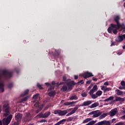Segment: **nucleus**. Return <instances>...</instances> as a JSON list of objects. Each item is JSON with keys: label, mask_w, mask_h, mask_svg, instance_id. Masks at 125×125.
Wrapping results in <instances>:
<instances>
[{"label": "nucleus", "mask_w": 125, "mask_h": 125, "mask_svg": "<svg viewBox=\"0 0 125 125\" xmlns=\"http://www.w3.org/2000/svg\"><path fill=\"white\" fill-rule=\"evenodd\" d=\"M22 119V114L20 113H17L15 115V119L17 122H20Z\"/></svg>", "instance_id": "nucleus-13"}, {"label": "nucleus", "mask_w": 125, "mask_h": 125, "mask_svg": "<svg viewBox=\"0 0 125 125\" xmlns=\"http://www.w3.org/2000/svg\"><path fill=\"white\" fill-rule=\"evenodd\" d=\"M120 125H125L124 124V123L121 122V123L120 124Z\"/></svg>", "instance_id": "nucleus-58"}, {"label": "nucleus", "mask_w": 125, "mask_h": 125, "mask_svg": "<svg viewBox=\"0 0 125 125\" xmlns=\"http://www.w3.org/2000/svg\"><path fill=\"white\" fill-rule=\"evenodd\" d=\"M92 113H93V118H97V117H99V116H101V113L99 111H93Z\"/></svg>", "instance_id": "nucleus-17"}, {"label": "nucleus", "mask_w": 125, "mask_h": 125, "mask_svg": "<svg viewBox=\"0 0 125 125\" xmlns=\"http://www.w3.org/2000/svg\"><path fill=\"white\" fill-rule=\"evenodd\" d=\"M50 115V112L49 111L46 112L43 114V118H47Z\"/></svg>", "instance_id": "nucleus-25"}, {"label": "nucleus", "mask_w": 125, "mask_h": 125, "mask_svg": "<svg viewBox=\"0 0 125 125\" xmlns=\"http://www.w3.org/2000/svg\"><path fill=\"white\" fill-rule=\"evenodd\" d=\"M92 103V102L91 101H86L85 102H84L83 104L81 105L82 107L85 106H88V105H90Z\"/></svg>", "instance_id": "nucleus-15"}, {"label": "nucleus", "mask_w": 125, "mask_h": 125, "mask_svg": "<svg viewBox=\"0 0 125 125\" xmlns=\"http://www.w3.org/2000/svg\"><path fill=\"white\" fill-rule=\"evenodd\" d=\"M107 116V114L106 113H104L103 114L101 115L100 116V119H104L106 116Z\"/></svg>", "instance_id": "nucleus-30"}, {"label": "nucleus", "mask_w": 125, "mask_h": 125, "mask_svg": "<svg viewBox=\"0 0 125 125\" xmlns=\"http://www.w3.org/2000/svg\"><path fill=\"white\" fill-rule=\"evenodd\" d=\"M18 122H15L13 124H12V125H18Z\"/></svg>", "instance_id": "nucleus-48"}, {"label": "nucleus", "mask_w": 125, "mask_h": 125, "mask_svg": "<svg viewBox=\"0 0 125 125\" xmlns=\"http://www.w3.org/2000/svg\"><path fill=\"white\" fill-rule=\"evenodd\" d=\"M93 86V84H91L87 88L88 90H90L91 88H92V87Z\"/></svg>", "instance_id": "nucleus-38"}, {"label": "nucleus", "mask_w": 125, "mask_h": 125, "mask_svg": "<svg viewBox=\"0 0 125 125\" xmlns=\"http://www.w3.org/2000/svg\"><path fill=\"white\" fill-rule=\"evenodd\" d=\"M115 101H121L122 102H123V101H125V99L120 97H116L115 100H114L113 102H115Z\"/></svg>", "instance_id": "nucleus-18"}, {"label": "nucleus", "mask_w": 125, "mask_h": 125, "mask_svg": "<svg viewBox=\"0 0 125 125\" xmlns=\"http://www.w3.org/2000/svg\"><path fill=\"white\" fill-rule=\"evenodd\" d=\"M123 49H125V45L124 46H123Z\"/></svg>", "instance_id": "nucleus-59"}, {"label": "nucleus", "mask_w": 125, "mask_h": 125, "mask_svg": "<svg viewBox=\"0 0 125 125\" xmlns=\"http://www.w3.org/2000/svg\"><path fill=\"white\" fill-rule=\"evenodd\" d=\"M104 125H111V124H110V122H109V121H104Z\"/></svg>", "instance_id": "nucleus-33"}, {"label": "nucleus", "mask_w": 125, "mask_h": 125, "mask_svg": "<svg viewBox=\"0 0 125 125\" xmlns=\"http://www.w3.org/2000/svg\"><path fill=\"white\" fill-rule=\"evenodd\" d=\"M68 121H73V118H71V117L69 118Z\"/></svg>", "instance_id": "nucleus-49"}, {"label": "nucleus", "mask_w": 125, "mask_h": 125, "mask_svg": "<svg viewBox=\"0 0 125 125\" xmlns=\"http://www.w3.org/2000/svg\"><path fill=\"white\" fill-rule=\"evenodd\" d=\"M124 94H125V92H124Z\"/></svg>", "instance_id": "nucleus-61"}, {"label": "nucleus", "mask_w": 125, "mask_h": 125, "mask_svg": "<svg viewBox=\"0 0 125 125\" xmlns=\"http://www.w3.org/2000/svg\"><path fill=\"white\" fill-rule=\"evenodd\" d=\"M78 83H81V84H82V83H83V80H81L78 82Z\"/></svg>", "instance_id": "nucleus-43"}, {"label": "nucleus", "mask_w": 125, "mask_h": 125, "mask_svg": "<svg viewBox=\"0 0 125 125\" xmlns=\"http://www.w3.org/2000/svg\"><path fill=\"white\" fill-rule=\"evenodd\" d=\"M121 84L122 86L124 87V88H125V82L124 81H122L121 82Z\"/></svg>", "instance_id": "nucleus-36"}, {"label": "nucleus", "mask_w": 125, "mask_h": 125, "mask_svg": "<svg viewBox=\"0 0 125 125\" xmlns=\"http://www.w3.org/2000/svg\"><path fill=\"white\" fill-rule=\"evenodd\" d=\"M104 85H109V82H106L104 83Z\"/></svg>", "instance_id": "nucleus-41"}, {"label": "nucleus", "mask_w": 125, "mask_h": 125, "mask_svg": "<svg viewBox=\"0 0 125 125\" xmlns=\"http://www.w3.org/2000/svg\"><path fill=\"white\" fill-rule=\"evenodd\" d=\"M56 94V92H55V91H52L48 93V95L50 96V97H54V96H55Z\"/></svg>", "instance_id": "nucleus-22"}, {"label": "nucleus", "mask_w": 125, "mask_h": 125, "mask_svg": "<svg viewBox=\"0 0 125 125\" xmlns=\"http://www.w3.org/2000/svg\"><path fill=\"white\" fill-rule=\"evenodd\" d=\"M59 112H60V110H55L54 112V114H55V115H59Z\"/></svg>", "instance_id": "nucleus-37"}, {"label": "nucleus", "mask_w": 125, "mask_h": 125, "mask_svg": "<svg viewBox=\"0 0 125 125\" xmlns=\"http://www.w3.org/2000/svg\"><path fill=\"white\" fill-rule=\"evenodd\" d=\"M98 90V88L97 87V85H95L93 86V88L90 90L89 93L90 96L92 98V95H93V93L94 92L97 91Z\"/></svg>", "instance_id": "nucleus-7"}, {"label": "nucleus", "mask_w": 125, "mask_h": 125, "mask_svg": "<svg viewBox=\"0 0 125 125\" xmlns=\"http://www.w3.org/2000/svg\"><path fill=\"white\" fill-rule=\"evenodd\" d=\"M74 78H75V80H78V76L75 75V76H74Z\"/></svg>", "instance_id": "nucleus-51"}, {"label": "nucleus", "mask_w": 125, "mask_h": 125, "mask_svg": "<svg viewBox=\"0 0 125 125\" xmlns=\"http://www.w3.org/2000/svg\"><path fill=\"white\" fill-rule=\"evenodd\" d=\"M37 86L40 88V89H42V85L40 84V83L37 84Z\"/></svg>", "instance_id": "nucleus-39"}, {"label": "nucleus", "mask_w": 125, "mask_h": 125, "mask_svg": "<svg viewBox=\"0 0 125 125\" xmlns=\"http://www.w3.org/2000/svg\"><path fill=\"white\" fill-rule=\"evenodd\" d=\"M120 16L117 15L114 17V21L116 22V24L111 23L110 24V26L107 29L108 32H118L120 31V32H125V23H122L121 24L120 23Z\"/></svg>", "instance_id": "nucleus-1"}, {"label": "nucleus", "mask_w": 125, "mask_h": 125, "mask_svg": "<svg viewBox=\"0 0 125 125\" xmlns=\"http://www.w3.org/2000/svg\"><path fill=\"white\" fill-rule=\"evenodd\" d=\"M30 118H31V114H30V113H25V122H29L30 121V120H29L28 119H30Z\"/></svg>", "instance_id": "nucleus-19"}, {"label": "nucleus", "mask_w": 125, "mask_h": 125, "mask_svg": "<svg viewBox=\"0 0 125 125\" xmlns=\"http://www.w3.org/2000/svg\"><path fill=\"white\" fill-rule=\"evenodd\" d=\"M91 83V80H89V81L86 82V83H87L88 84H89V83Z\"/></svg>", "instance_id": "nucleus-47"}, {"label": "nucleus", "mask_w": 125, "mask_h": 125, "mask_svg": "<svg viewBox=\"0 0 125 125\" xmlns=\"http://www.w3.org/2000/svg\"><path fill=\"white\" fill-rule=\"evenodd\" d=\"M115 45V42H111V44L110 45V46H113Z\"/></svg>", "instance_id": "nucleus-44"}, {"label": "nucleus", "mask_w": 125, "mask_h": 125, "mask_svg": "<svg viewBox=\"0 0 125 125\" xmlns=\"http://www.w3.org/2000/svg\"><path fill=\"white\" fill-rule=\"evenodd\" d=\"M119 89H125V87H124V86H123V87H122V86H119Z\"/></svg>", "instance_id": "nucleus-46"}, {"label": "nucleus", "mask_w": 125, "mask_h": 125, "mask_svg": "<svg viewBox=\"0 0 125 125\" xmlns=\"http://www.w3.org/2000/svg\"><path fill=\"white\" fill-rule=\"evenodd\" d=\"M77 102H65L63 104L64 106H70V105H72V104H76Z\"/></svg>", "instance_id": "nucleus-21"}, {"label": "nucleus", "mask_w": 125, "mask_h": 125, "mask_svg": "<svg viewBox=\"0 0 125 125\" xmlns=\"http://www.w3.org/2000/svg\"><path fill=\"white\" fill-rule=\"evenodd\" d=\"M1 112V106L0 105V113Z\"/></svg>", "instance_id": "nucleus-55"}, {"label": "nucleus", "mask_w": 125, "mask_h": 125, "mask_svg": "<svg viewBox=\"0 0 125 125\" xmlns=\"http://www.w3.org/2000/svg\"><path fill=\"white\" fill-rule=\"evenodd\" d=\"M51 106V105H50V104L48 105L46 107V109H48V108H49V107H50Z\"/></svg>", "instance_id": "nucleus-50"}, {"label": "nucleus", "mask_w": 125, "mask_h": 125, "mask_svg": "<svg viewBox=\"0 0 125 125\" xmlns=\"http://www.w3.org/2000/svg\"><path fill=\"white\" fill-rule=\"evenodd\" d=\"M29 92V90H26L24 93L21 95V96H25V95H27V94Z\"/></svg>", "instance_id": "nucleus-29"}, {"label": "nucleus", "mask_w": 125, "mask_h": 125, "mask_svg": "<svg viewBox=\"0 0 125 125\" xmlns=\"http://www.w3.org/2000/svg\"><path fill=\"white\" fill-rule=\"evenodd\" d=\"M45 122H46V120H44V119H42V120H41L40 121V123H45Z\"/></svg>", "instance_id": "nucleus-40"}, {"label": "nucleus", "mask_w": 125, "mask_h": 125, "mask_svg": "<svg viewBox=\"0 0 125 125\" xmlns=\"http://www.w3.org/2000/svg\"><path fill=\"white\" fill-rule=\"evenodd\" d=\"M45 84L47 85V86H49L50 88L48 89V90H51V89H54V85H55L56 86H59V85H61V84H63V83H55V82H54V81H53L52 82V85H53V87L51 86V85H50V84L48 83H45Z\"/></svg>", "instance_id": "nucleus-5"}, {"label": "nucleus", "mask_w": 125, "mask_h": 125, "mask_svg": "<svg viewBox=\"0 0 125 125\" xmlns=\"http://www.w3.org/2000/svg\"><path fill=\"white\" fill-rule=\"evenodd\" d=\"M117 54L118 55H122V53H118Z\"/></svg>", "instance_id": "nucleus-53"}, {"label": "nucleus", "mask_w": 125, "mask_h": 125, "mask_svg": "<svg viewBox=\"0 0 125 125\" xmlns=\"http://www.w3.org/2000/svg\"><path fill=\"white\" fill-rule=\"evenodd\" d=\"M40 94H36L33 97V100L34 102H36L38 99L40 98Z\"/></svg>", "instance_id": "nucleus-20"}, {"label": "nucleus", "mask_w": 125, "mask_h": 125, "mask_svg": "<svg viewBox=\"0 0 125 125\" xmlns=\"http://www.w3.org/2000/svg\"><path fill=\"white\" fill-rule=\"evenodd\" d=\"M104 125V121L98 122V123L95 124V125Z\"/></svg>", "instance_id": "nucleus-34"}, {"label": "nucleus", "mask_w": 125, "mask_h": 125, "mask_svg": "<svg viewBox=\"0 0 125 125\" xmlns=\"http://www.w3.org/2000/svg\"><path fill=\"white\" fill-rule=\"evenodd\" d=\"M115 91H116V94L117 95L121 96V95H123V94H124V92L119 89H116Z\"/></svg>", "instance_id": "nucleus-23"}, {"label": "nucleus", "mask_w": 125, "mask_h": 125, "mask_svg": "<svg viewBox=\"0 0 125 125\" xmlns=\"http://www.w3.org/2000/svg\"><path fill=\"white\" fill-rule=\"evenodd\" d=\"M12 76V72H10L7 70H0V89L1 92L4 91V83L3 81L0 79V78L4 77L6 79H8Z\"/></svg>", "instance_id": "nucleus-2"}, {"label": "nucleus", "mask_w": 125, "mask_h": 125, "mask_svg": "<svg viewBox=\"0 0 125 125\" xmlns=\"http://www.w3.org/2000/svg\"><path fill=\"white\" fill-rule=\"evenodd\" d=\"M114 97L110 96L108 98L104 100V102H108V101H111V100H113Z\"/></svg>", "instance_id": "nucleus-27"}, {"label": "nucleus", "mask_w": 125, "mask_h": 125, "mask_svg": "<svg viewBox=\"0 0 125 125\" xmlns=\"http://www.w3.org/2000/svg\"><path fill=\"white\" fill-rule=\"evenodd\" d=\"M39 112H40V110H38V111H37V113H39Z\"/></svg>", "instance_id": "nucleus-60"}, {"label": "nucleus", "mask_w": 125, "mask_h": 125, "mask_svg": "<svg viewBox=\"0 0 125 125\" xmlns=\"http://www.w3.org/2000/svg\"><path fill=\"white\" fill-rule=\"evenodd\" d=\"M116 121V119H113L112 120V123H114Z\"/></svg>", "instance_id": "nucleus-52"}, {"label": "nucleus", "mask_w": 125, "mask_h": 125, "mask_svg": "<svg viewBox=\"0 0 125 125\" xmlns=\"http://www.w3.org/2000/svg\"><path fill=\"white\" fill-rule=\"evenodd\" d=\"M65 102L64 100H62L61 102V103H63Z\"/></svg>", "instance_id": "nucleus-54"}, {"label": "nucleus", "mask_w": 125, "mask_h": 125, "mask_svg": "<svg viewBox=\"0 0 125 125\" xmlns=\"http://www.w3.org/2000/svg\"><path fill=\"white\" fill-rule=\"evenodd\" d=\"M102 90H104V92H106L107 91H110V90H112V89L110 87H107L106 86H101Z\"/></svg>", "instance_id": "nucleus-16"}, {"label": "nucleus", "mask_w": 125, "mask_h": 125, "mask_svg": "<svg viewBox=\"0 0 125 125\" xmlns=\"http://www.w3.org/2000/svg\"><path fill=\"white\" fill-rule=\"evenodd\" d=\"M82 76L84 79H86V78H90V77H93V74L92 73L86 72L82 74Z\"/></svg>", "instance_id": "nucleus-9"}, {"label": "nucleus", "mask_w": 125, "mask_h": 125, "mask_svg": "<svg viewBox=\"0 0 125 125\" xmlns=\"http://www.w3.org/2000/svg\"><path fill=\"white\" fill-rule=\"evenodd\" d=\"M70 100H77L78 97L76 95H73L70 97Z\"/></svg>", "instance_id": "nucleus-26"}, {"label": "nucleus", "mask_w": 125, "mask_h": 125, "mask_svg": "<svg viewBox=\"0 0 125 125\" xmlns=\"http://www.w3.org/2000/svg\"><path fill=\"white\" fill-rule=\"evenodd\" d=\"M101 95H102V91L99 90L95 94L92 95V98L93 99H96L98 96H101Z\"/></svg>", "instance_id": "nucleus-10"}, {"label": "nucleus", "mask_w": 125, "mask_h": 125, "mask_svg": "<svg viewBox=\"0 0 125 125\" xmlns=\"http://www.w3.org/2000/svg\"><path fill=\"white\" fill-rule=\"evenodd\" d=\"M0 125H2V123H1V121H0Z\"/></svg>", "instance_id": "nucleus-57"}, {"label": "nucleus", "mask_w": 125, "mask_h": 125, "mask_svg": "<svg viewBox=\"0 0 125 125\" xmlns=\"http://www.w3.org/2000/svg\"><path fill=\"white\" fill-rule=\"evenodd\" d=\"M69 111H71V109H67L66 110H60V112H59V115L60 116H65V115H66V114H67V113H68V112H69Z\"/></svg>", "instance_id": "nucleus-12"}, {"label": "nucleus", "mask_w": 125, "mask_h": 125, "mask_svg": "<svg viewBox=\"0 0 125 125\" xmlns=\"http://www.w3.org/2000/svg\"><path fill=\"white\" fill-rule=\"evenodd\" d=\"M12 119V115H10L7 118L3 119V125H8Z\"/></svg>", "instance_id": "nucleus-6"}, {"label": "nucleus", "mask_w": 125, "mask_h": 125, "mask_svg": "<svg viewBox=\"0 0 125 125\" xmlns=\"http://www.w3.org/2000/svg\"><path fill=\"white\" fill-rule=\"evenodd\" d=\"M28 98H29L28 97H26L24 98L23 99H21V101L20 102V103H22V102H24L26 101L27 100V99H28Z\"/></svg>", "instance_id": "nucleus-31"}, {"label": "nucleus", "mask_w": 125, "mask_h": 125, "mask_svg": "<svg viewBox=\"0 0 125 125\" xmlns=\"http://www.w3.org/2000/svg\"><path fill=\"white\" fill-rule=\"evenodd\" d=\"M9 104H8V102H4L3 105V110L5 112L4 113V116L5 117H7L9 115Z\"/></svg>", "instance_id": "nucleus-4"}, {"label": "nucleus", "mask_w": 125, "mask_h": 125, "mask_svg": "<svg viewBox=\"0 0 125 125\" xmlns=\"http://www.w3.org/2000/svg\"><path fill=\"white\" fill-rule=\"evenodd\" d=\"M117 113H118V109L117 108H114L110 111L109 115L110 117H114L115 115L117 114Z\"/></svg>", "instance_id": "nucleus-11"}, {"label": "nucleus", "mask_w": 125, "mask_h": 125, "mask_svg": "<svg viewBox=\"0 0 125 125\" xmlns=\"http://www.w3.org/2000/svg\"><path fill=\"white\" fill-rule=\"evenodd\" d=\"M39 102H37V103H36L35 104H34V106H35V107H39Z\"/></svg>", "instance_id": "nucleus-42"}, {"label": "nucleus", "mask_w": 125, "mask_h": 125, "mask_svg": "<svg viewBox=\"0 0 125 125\" xmlns=\"http://www.w3.org/2000/svg\"><path fill=\"white\" fill-rule=\"evenodd\" d=\"M63 81H64V82H65V83L66 84L63 85L61 89V90L63 92L69 91V90H71V89H72L73 85H75V84L74 83V81H72L69 79H67V77H66V76H63Z\"/></svg>", "instance_id": "nucleus-3"}, {"label": "nucleus", "mask_w": 125, "mask_h": 125, "mask_svg": "<svg viewBox=\"0 0 125 125\" xmlns=\"http://www.w3.org/2000/svg\"><path fill=\"white\" fill-rule=\"evenodd\" d=\"M82 97H86V96H87V92H84L82 93Z\"/></svg>", "instance_id": "nucleus-32"}, {"label": "nucleus", "mask_w": 125, "mask_h": 125, "mask_svg": "<svg viewBox=\"0 0 125 125\" xmlns=\"http://www.w3.org/2000/svg\"><path fill=\"white\" fill-rule=\"evenodd\" d=\"M98 106H99V103L96 102V103L92 104L90 106V108H95L96 107H97Z\"/></svg>", "instance_id": "nucleus-24"}, {"label": "nucleus", "mask_w": 125, "mask_h": 125, "mask_svg": "<svg viewBox=\"0 0 125 125\" xmlns=\"http://www.w3.org/2000/svg\"><path fill=\"white\" fill-rule=\"evenodd\" d=\"M37 117H38L39 118H43V114L42 113H39Z\"/></svg>", "instance_id": "nucleus-35"}, {"label": "nucleus", "mask_w": 125, "mask_h": 125, "mask_svg": "<svg viewBox=\"0 0 125 125\" xmlns=\"http://www.w3.org/2000/svg\"><path fill=\"white\" fill-rule=\"evenodd\" d=\"M124 40H125V34L119 35L116 40L117 42H122Z\"/></svg>", "instance_id": "nucleus-8"}, {"label": "nucleus", "mask_w": 125, "mask_h": 125, "mask_svg": "<svg viewBox=\"0 0 125 125\" xmlns=\"http://www.w3.org/2000/svg\"><path fill=\"white\" fill-rule=\"evenodd\" d=\"M113 33L114 34V35H117V32H113Z\"/></svg>", "instance_id": "nucleus-56"}, {"label": "nucleus", "mask_w": 125, "mask_h": 125, "mask_svg": "<svg viewBox=\"0 0 125 125\" xmlns=\"http://www.w3.org/2000/svg\"><path fill=\"white\" fill-rule=\"evenodd\" d=\"M91 120V119H90V118H87L83 121V123L85 124L86 123H88V122H90Z\"/></svg>", "instance_id": "nucleus-28"}, {"label": "nucleus", "mask_w": 125, "mask_h": 125, "mask_svg": "<svg viewBox=\"0 0 125 125\" xmlns=\"http://www.w3.org/2000/svg\"><path fill=\"white\" fill-rule=\"evenodd\" d=\"M92 80L96 82L98 81V79L97 78H95V77H93Z\"/></svg>", "instance_id": "nucleus-45"}, {"label": "nucleus", "mask_w": 125, "mask_h": 125, "mask_svg": "<svg viewBox=\"0 0 125 125\" xmlns=\"http://www.w3.org/2000/svg\"><path fill=\"white\" fill-rule=\"evenodd\" d=\"M79 109V107H78V105H76L75 107L73 108V110H72V111L69 113H68L66 115V116L68 117V116H71V115H73V114H75L76 113V111Z\"/></svg>", "instance_id": "nucleus-14"}]
</instances>
